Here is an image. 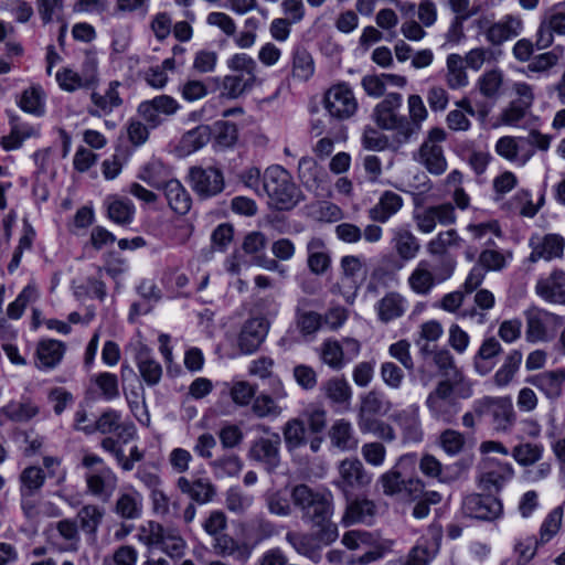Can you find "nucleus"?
<instances>
[{
	"label": "nucleus",
	"instance_id": "obj_1",
	"mask_svg": "<svg viewBox=\"0 0 565 565\" xmlns=\"http://www.w3.org/2000/svg\"><path fill=\"white\" fill-rule=\"evenodd\" d=\"M294 508L300 512L301 520L316 529V537L321 544L329 545L338 539V526L331 521L333 498L330 492L317 491L305 483L290 490Z\"/></svg>",
	"mask_w": 565,
	"mask_h": 565
},
{
	"label": "nucleus",
	"instance_id": "obj_2",
	"mask_svg": "<svg viewBox=\"0 0 565 565\" xmlns=\"http://www.w3.org/2000/svg\"><path fill=\"white\" fill-rule=\"evenodd\" d=\"M262 189L279 211L292 210L303 200V194L290 173L280 166H271L265 170Z\"/></svg>",
	"mask_w": 565,
	"mask_h": 565
},
{
	"label": "nucleus",
	"instance_id": "obj_3",
	"mask_svg": "<svg viewBox=\"0 0 565 565\" xmlns=\"http://www.w3.org/2000/svg\"><path fill=\"white\" fill-rule=\"evenodd\" d=\"M414 456H403L398 462L380 477V483L386 495H395L405 492L412 500H416L423 492L424 483L418 478H411L405 467L414 466Z\"/></svg>",
	"mask_w": 565,
	"mask_h": 565
},
{
	"label": "nucleus",
	"instance_id": "obj_4",
	"mask_svg": "<svg viewBox=\"0 0 565 565\" xmlns=\"http://www.w3.org/2000/svg\"><path fill=\"white\" fill-rule=\"evenodd\" d=\"M458 385L448 382H438L436 387L428 394L426 406L430 415L445 424H452L460 411V404L454 392Z\"/></svg>",
	"mask_w": 565,
	"mask_h": 565
},
{
	"label": "nucleus",
	"instance_id": "obj_5",
	"mask_svg": "<svg viewBox=\"0 0 565 565\" xmlns=\"http://www.w3.org/2000/svg\"><path fill=\"white\" fill-rule=\"evenodd\" d=\"M476 413L479 418L491 417L497 431H508L515 423L516 416L510 397L484 396L476 401Z\"/></svg>",
	"mask_w": 565,
	"mask_h": 565
},
{
	"label": "nucleus",
	"instance_id": "obj_6",
	"mask_svg": "<svg viewBox=\"0 0 565 565\" xmlns=\"http://www.w3.org/2000/svg\"><path fill=\"white\" fill-rule=\"evenodd\" d=\"M447 134L443 128L435 127L429 130L427 138L420 145L414 158L423 164L427 171L440 175L447 170V160L444 149L439 145L446 140Z\"/></svg>",
	"mask_w": 565,
	"mask_h": 565
},
{
	"label": "nucleus",
	"instance_id": "obj_7",
	"mask_svg": "<svg viewBox=\"0 0 565 565\" xmlns=\"http://www.w3.org/2000/svg\"><path fill=\"white\" fill-rule=\"evenodd\" d=\"M338 472L339 477L333 484L343 493L344 498L369 487L372 482V475L358 458H347L340 461Z\"/></svg>",
	"mask_w": 565,
	"mask_h": 565
},
{
	"label": "nucleus",
	"instance_id": "obj_8",
	"mask_svg": "<svg viewBox=\"0 0 565 565\" xmlns=\"http://www.w3.org/2000/svg\"><path fill=\"white\" fill-rule=\"evenodd\" d=\"M82 430L87 435L96 431L104 435L115 434L122 444L132 440L136 434L135 425L122 423L121 414L111 408L105 411L94 423L83 426Z\"/></svg>",
	"mask_w": 565,
	"mask_h": 565
},
{
	"label": "nucleus",
	"instance_id": "obj_9",
	"mask_svg": "<svg viewBox=\"0 0 565 565\" xmlns=\"http://www.w3.org/2000/svg\"><path fill=\"white\" fill-rule=\"evenodd\" d=\"M281 438L278 433L270 437L254 439L248 449V458L262 465L267 472H274L280 466Z\"/></svg>",
	"mask_w": 565,
	"mask_h": 565
},
{
	"label": "nucleus",
	"instance_id": "obj_10",
	"mask_svg": "<svg viewBox=\"0 0 565 565\" xmlns=\"http://www.w3.org/2000/svg\"><path fill=\"white\" fill-rule=\"evenodd\" d=\"M323 103L330 116L340 120L352 117L358 109L354 94L345 83L329 88L324 94Z\"/></svg>",
	"mask_w": 565,
	"mask_h": 565
},
{
	"label": "nucleus",
	"instance_id": "obj_11",
	"mask_svg": "<svg viewBox=\"0 0 565 565\" xmlns=\"http://www.w3.org/2000/svg\"><path fill=\"white\" fill-rule=\"evenodd\" d=\"M413 218L417 230L428 234L435 230L437 223L444 226L454 224L456 222V213L454 205L447 202L422 209L416 207Z\"/></svg>",
	"mask_w": 565,
	"mask_h": 565
},
{
	"label": "nucleus",
	"instance_id": "obj_12",
	"mask_svg": "<svg viewBox=\"0 0 565 565\" xmlns=\"http://www.w3.org/2000/svg\"><path fill=\"white\" fill-rule=\"evenodd\" d=\"M189 175L192 189L201 198L217 195L224 189V177L217 168L192 167Z\"/></svg>",
	"mask_w": 565,
	"mask_h": 565
},
{
	"label": "nucleus",
	"instance_id": "obj_13",
	"mask_svg": "<svg viewBox=\"0 0 565 565\" xmlns=\"http://www.w3.org/2000/svg\"><path fill=\"white\" fill-rule=\"evenodd\" d=\"M463 513L472 519L492 521L502 513V503L491 494H470L463 499Z\"/></svg>",
	"mask_w": 565,
	"mask_h": 565
},
{
	"label": "nucleus",
	"instance_id": "obj_14",
	"mask_svg": "<svg viewBox=\"0 0 565 565\" xmlns=\"http://www.w3.org/2000/svg\"><path fill=\"white\" fill-rule=\"evenodd\" d=\"M180 108L179 103L169 95L156 96L150 100H145L138 106V114L147 121V124L156 128L163 122L164 116L174 115Z\"/></svg>",
	"mask_w": 565,
	"mask_h": 565
},
{
	"label": "nucleus",
	"instance_id": "obj_15",
	"mask_svg": "<svg viewBox=\"0 0 565 565\" xmlns=\"http://www.w3.org/2000/svg\"><path fill=\"white\" fill-rule=\"evenodd\" d=\"M270 322L265 317L246 320L238 335V347L245 354L254 353L265 341Z\"/></svg>",
	"mask_w": 565,
	"mask_h": 565
},
{
	"label": "nucleus",
	"instance_id": "obj_16",
	"mask_svg": "<svg viewBox=\"0 0 565 565\" xmlns=\"http://www.w3.org/2000/svg\"><path fill=\"white\" fill-rule=\"evenodd\" d=\"M345 511L342 516L344 525L349 526L358 523L371 525L374 522L377 505L373 500L351 494L345 498Z\"/></svg>",
	"mask_w": 565,
	"mask_h": 565
},
{
	"label": "nucleus",
	"instance_id": "obj_17",
	"mask_svg": "<svg viewBox=\"0 0 565 565\" xmlns=\"http://www.w3.org/2000/svg\"><path fill=\"white\" fill-rule=\"evenodd\" d=\"M147 544L159 546L171 558H181L186 546L185 541L174 530L164 529L160 524L151 525Z\"/></svg>",
	"mask_w": 565,
	"mask_h": 565
},
{
	"label": "nucleus",
	"instance_id": "obj_18",
	"mask_svg": "<svg viewBox=\"0 0 565 565\" xmlns=\"http://www.w3.org/2000/svg\"><path fill=\"white\" fill-rule=\"evenodd\" d=\"M513 476V469L509 463L488 462L480 475L479 487L488 494L499 492L504 483Z\"/></svg>",
	"mask_w": 565,
	"mask_h": 565
},
{
	"label": "nucleus",
	"instance_id": "obj_19",
	"mask_svg": "<svg viewBox=\"0 0 565 565\" xmlns=\"http://www.w3.org/2000/svg\"><path fill=\"white\" fill-rule=\"evenodd\" d=\"M535 290L548 302L565 305V273L561 269L553 270L547 277L537 280Z\"/></svg>",
	"mask_w": 565,
	"mask_h": 565
},
{
	"label": "nucleus",
	"instance_id": "obj_20",
	"mask_svg": "<svg viewBox=\"0 0 565 565\" xmlns=\"http://www.w3.org/2000/svg\"><path fill=\"white\" fill-rule=\"evenodd\" d=\"M523 28L522 20L519 17L508 14L502 20L492 23L486 31V39L494 46L516 38Z\"/></svg>",
	"mask_w": 565,
	"mask_h": 565
},
{
	"label": "nucleus",
	"instance_id": "obj_21",
	"mask_svg": "<svg viewBox=\"0 0 565 565\" xmlns=\"http://www.w3.org/2000/svg\"><path fill=\"white\" fill-rule=\"evenodd\" d=\"M530 245L532 246V253L530 254L529 260L535 263L539 259L551 260L561 257L565 242L564 238L557 234H547L542 238L532 237Z\"/></svg>",
	"mask_w": 565,
	"mask_h": 565
},
{
	"label": "nucleus",
	"instance_id": "obj_22",
	"mask_svg": "<svg viewBox=\"0 0 565 565\" xmlns=\"http://www.w3.org/2000/svg\"><path fill=\"white\" fill-rule=\"evenodd\" d=\"M393 420L402 429L404 441L419 443L423 439L419 408L417 406H409L395 413Z\"/></svg>",
	"mask_w": 565,
	"mask_h": 565
},
{
	"label": "nucleus",
	"instance_id": "obj_23",
	"mask_svg": "<svg viewBox=\"0 0 565 565\" xmlns=\"http://www.w3.org/2000/svg\"><path fill=\"white\" fill-rule=\"evenodd\" d=\"M262 83L263 81L257 77V74L247 75L245 72H237L226 75L222 81V96L236 99L250 92L255 86L262 85Z\"/></svg>",
	"mask_w": 565,
	"mask_h": 565
},
{
	"label": "nucleus",
	"instance_id": "obj_24",
	"mask_svg": "<svg viewBox=\"0 0 565 565\" xmlns=\"http://www.w3.org/2000/svg\"><path fill=\"white\" fill-rule=\"evenodd\" d=\"M403 105V97L399 93H390L385 98L380 102L372 114L375 124L384 129L385 127H392V122H396L399 114V109Z\"/></svg>",
	"mask_w": 565,
	"mask_h": 565
},
{
	"label": "nucleus",
	"instance_id": "obj_25",
	"mask_svg": "<svg viewBox=\"0 0 565 565\" xmlns=\"http://www.w3.org/2000/svg\"><path fill=\"white\" fill-rule=\"evenodd\" d=\"M178 489L188 494L192 501L199 504H205L213 500L216 494L215 486L207 478H198L190 481L185 477H180L177 481Z\"/></svg>",
	"mask_w": 565,
	"mask_h": 565
},
{
	"label": "nucleus",
	"instance_id": "obj_26",
	"mask_svg": "<svg viewBox=\"0 0 565 565\" xmlns=\"http://www.w3.org/2000/svg\"><path fill=\"white\" fill-rule=\"evenodd\" d=\"M120 83L113 81L104 95L96 92L90 94V100L94 104V108L88 109V114L94 117H102L103 115L110 114L114 108L119 107L122 104V99L119 96L118 87Z\"/></svg>",
	"mask_w": 565,
	"mask_h": 565
},
{
	"label": "nucleus",
	"instance_id": "obj_27",
	"mask_svg": "<svg viewBox=\"0 0 565 565\" xmlns=\"http://www.w3.org/2000/svg\"><path fill=\"white\" fill-rule=\"evenodd\" d=\"M403 206V199L393 191H384L379 202L369 210V217L373 222L386 223Z\"/></svg>",
	"mask_w": 565,
	"mask_h": 565
},
{
	"label": "nucleus",
	"instance_id": "obj_28",
	"mask_svg": "<svg viewBox=\"0 0 565 565\" xmlns=\"http://www.w3.org/2000/svg\"><path fill=\"white\" fill-rule=\"evenodd\" d=\"M502 347L494 337L483 340L473 358V366L480 375L489 374L495 366V358L501 353Z\"/></svg>",
	"mask_w": 565,
	"mask_h": 565
},
{
	"label": "nucleus",
	"instance_id": "obj_29",
	"mask_svg": "<svg viewBox=\"0 0 565 565\" xmlns=\"http://www.w3.org/2000/svg\"><path fill=\"white\" fill-rule=\"evenodd\" d=\"M564 381L565 369L547 371L527 380L529 383L537 387L551 399H555L561 396Z\"/></svg>",
	"mask_w": 565,
	"mask_h": 565
},
{
	"label": "nucleus",
	"instance_id": "obj_30",
	"mask_svg": "<svg viewBox=\"0 0 565 565\" xmlns=\"http://www.w3.org/2000/svg\"><path fill=\"white\" fill-rule=\"evenodd\" d=\"M164 196L170 209L177 214L184 215L191 207V196L183 185L175 179H171L162 185Z\"/></svg>",
	"mask_w": 565,
	"mask_h": 565
},
{
	"label": "nucleus",
	"instance_id": "obj_31",
	"mask_svg": "<svg viewBox=\"0 0 565 565\" xmlns=\"http://www.w3.org/2000/svg\"><path fill=\"white\" fill-rule=\"evenodd\" d=\"M307 264L311 273L323 275L331 265V257L326 243L320 237H312L307 244Z\"/></svg>",
	"mask_w": 565,
	"mask_h": 565
},
{
	"label": "nucleus",
	"instance_id": "obj_32",
	"mask_svg": "<svg viewBox=\"0 0 565 565\" xmlns=\"http://www.w3.org/2000/svg\"><path fill=\"white\" fill-rule=\"evenodd\" d=\"M136 363L142 380L149 385H157L162 376L161 364L153 359L147 347H141L136 353Z\"/></svg>",
	"mask_w": 565,
	"mask_h": 565
},
{
	"label": "nucleus",
	"instance_id": "obj_33",
	"mask_svg": "<svg viewBox=\"0 0 565 565\" xmlns=\"http://www.w3.org/2000/svg\"><path fill=\"white\" fill-rule=\"evenodd\" d=\"M397 255L403 260H411L419 252L420 244L417 237L405 226L396 227L392 238Z\"/></svg>",
	"mask_w": 565,
	"mask_h": 565
},
{
	"label": "nucleus",
	"instance_id": "obj_34",
	"mask_svg": "<svg viewBox=\"0 0 565 565\" xmlns=\"http://www.w3.org/2000/svg\"><path fill=\"white\" fill-rule=\"evenodd\" d=\"M65 349V344L58 340L46 339L40 341L36 348L38 366L43 369L55 367L61 362Z\"/></svg>",
	"mask_w": 565,
	"mask_h": 565
},
{
	"label": "nucleus",
	"instance_id": "obj_35",
	"mask_svg": "<svg viewBox=\"0 0 565 565\" xmlns=\"http://www.w3.org/2000/svg\"><path fill=\"white\" fill-rule=\"evenodd\" d=\"M392 407L383 392L372 390L361 396L358 418L385 415Z\"/></svg>",
	"mask_w": 565,
	"mask_h": 565
},
{
	"label": "nucleus",
	"instance_id": "obj_36",
	"mask_svg": "<svg viewBox=\"0 0 565 565\" xmlns=\"http://www.w3.org/2000/svg\"><path fill=\"white\" fill-rule=\"evenodd\" d=\"M433 361L444 377L440 382L460 385L463 382L462 372L455 365L454 356L448 350H438L434 353Z\"/></svg>",
	"mask_w": 565,
	"mask_h": 565
},
{
	"label": "nucleus",
	"instance_id": "obj_37",
	"mask_svg": "<svg viewBox=\"0 0 565 565\" xmlns=\"http://www.w3.org/2000/svg\"><path fill=\"white\" fill-rule=\"evenodd\" d=\"M405 309V300L397 292H390L385 295L376 303L379 319L384 323L402 317Z\"/></svg>",
	"mask_w": 565,
	"mask_h": 565
},
{
	"label": "nucleus",
	"instance_id": "obj_38",
	"mask_svg": "<svg viewBox=\"0 0 565 565\" xmlns=\"http://www.w3.org/2000/svg\"><path fill=\"white\" fill-rule=\"evenodd\" d=\"M11 132L9 136L2 138V146L7 150L18 149L22 142L30 137L39 135V129L28 124H21L19 118L10 115Z\"/></svg>",
	"mask_w": 565,
	"mask_h": 565
},
{
	"label": "nucleus",
	"instance_id": "obj_39",
	"mask_svg": "<svg viewBox=\"0 0 565 565\" xmlns=\"http://www.w3.org/2000/svg\"><path fill=\"white\" fill-rule=\"evenodd\" d=\"M408 282L413 291L419 295L430 292L437 281L433 277L429 260H420L408 278Z\"/></svg>",
	"mask_w": 565,
	"mask_h": 565
},
{
	"label": "nucleus",
	"instance_id": "obj_40",
	"mask_svg": "<svg viewBox=\"0 0 565 565\" xmlns=\"http://www.w3.org/2000/svg\"><path fill=\"white\" fill-rule=\"evenodd\" d=\"M392 127H385L384 130H392V149L396 150L401 146L409 142L413 137L417 136L420 128L419 125L413 122L406 116L398 117L396 122L391 124Z\"/></svg>",
	"mask_w": 565,
	"mask_h": 565
},
{
	"label": "nucleus",
	"instance_id": "obj_41",
	"mask_svg": "<svg viewBox=\"0 0 565 565\" xmlns=\"http://www.w3.org/2000/svg\"><path fill=\"white\" fill-rule=\"evenodd\" d=\"M116 476L109 468H103L99 473H92L86 477L87 488L98 497H110L116 487Z\"/></svg>",
	"mask_w": 565,
	"mask_h": 565
},
{
	"label": "nucleus",
	"instance_id": "obj_42",
	"mask_svg": "<svg viewBox=\"0 0 565 565\" xmlns=\"http://www.w3.org/2000/svg\"><path fill=\"white\" fill-rule=\"evenodd\" d=\"M418 467L424 476L436 479L443 483H448L456 478L449 467L443 466L441 462L430 454H425L420 458Z\"/></svg>",
	"mask_w": 565,
	"mask_h": 565
},
{
	"label": "nucleus",
	"instance_id": "obj_43",
	"mask_svg": "<svg viewBox=\"0 0 565 565\" xmlns=\"http://www.w3.org/2000/svg\"><path fill=\"white\" fill-rule=\"evenodd\" d=\"M282 436L288 451H294L307 444L306 424L300 418H291L282 427Z\"/></svg>",
	"mask_w": 565,
	"mask_h": 565
},
{
	"label": "nucleus",
	"instance_id": "obj_44",
	"mask_svg": "<svg viewBox=\"0 0 565 565\" xmlns=\"http://www.w3.org/2000/svg\"><path fill=\"white\" fill-rule=\"evenodd\" d=\"M1 412L11 420L22 423L33 418L39 413V407L30 398L11 401Z\"/></svg>",
	"mask_w": 565,
	"mask_h": 565
},
{
	"label": "nucleus",
	"instance_id": "obj_45",
	"mask_svg": "<svg viewBox=\"0 0 565 565\" xmlns=\"http://www.w3.org/2000/svg\"><path fill=\"white\" fill-rule=\"evenodd\" d=\"M331 443L341 450L354 449L358 440L353 436V429L349 422L344 419L337 420L329 433Z\"/></svg>",
	"mask_w": 565,
	"mask_h": 565
},
{
	"label": "nucleus",
	"instance_id": "obj_46",
	"mask_svg": "<svg viewBox=\"0 0 565 565\" xmlns=\"http://www.w3.org/2000/svg\"><path fill=\"white\" fill-rule=\"evenodd\" d=\"M115 513L121 519L136 520L142 513V500L139 493H121L115 504Z\"/></svg>",
	"mask_w": 565,
	"mask_h": 565
},
{
	"label": "nucleus",
	"instance_id": "obj_47",
	"mask_svg": "<svg viewBox=\"0 0 565 565\" xmlns=\"http://www.w3.org/2000/svg\"><path fill=\"white\" fill-rule=\"evenodd\" d=\"M358 426L362 434H373L383 441L392 443L396 439L393 427L375 416L358 418Z\"/></svg>",
	"mask_w": 565,
	"mask_h": 565
},
{
	"label": "nucleus",
	"instance_id": "obj_48",
	"mask_svg": "<svg viewBox=\"0 0 565 565\" xmlns=\"http://www.w3.org/2000/svg\"><path fill=\"white\" fill-rule=\"evenodd\" d=\"M105 511L103 508L94 504L84 505L77 512V520L81 530L95 539L98 526L100 525Z\"/></svg>",
	"mask_w": 565,
	"mask_h": 565
},
{
	"label": "nucleus",
	"instance_id": "obj_49",
	"mask_svg": "<svg viewBox=\"0 0 565 565\" xmlns=\"http://www.w3.org/2000/svg\"><path fill=\"white\" fill-rule=\"evenodd\" d=\"M522 352L512 350L504 359L501 367L495 372L493 382L497 386H507L514 377L522 363Z\"/></svg>",
	"mask_w": 565,
	"mask_h": 565
},
{
	"label": "nucleus",
	"instance_id": "obj_50",
	"mask_svg": "<svg viewBox=\"0 0 565 565\" xmlns=\"http://www.w3.org/2000/svg\"><path fill=\"white\" fill-rule=\"evenodd\" d=\"M108 217L120 225L129 224L135 214V206L128 199L109 198L107 200Z\"/></svg>",
	"mask_w": 565,
	"mask_h": 565
},
{
	"label": "nucleus",
	"instance_id": "obj_51",
	"mask_svg": "<svg viewBox=\"0 0 565 565\" xmlns=\"http://www.w3.org/2000/svg\"><path fill=\"white\" fill-rule=\"evenodd\" d=\"M312 530V534H305L292 531L286 534V541L295 548V551L309 558H313L317 554L316 542L320 543L316 537V529Z\"/></svg>",
	"mask_w": 565,
	"mask_h": 565
},
{
	"label": "nucleus",
	"instance_id": "obj_52",
	"mask_svg": "<svg viewBox=\"0 0 565 565\" xmlns=\"http://www.w3.org/2000/svg\"><path fill=\"white\" fill-rule=\"evenodd\" d=\"M56 531L64 540L61 551L77 552L79 547L81 536L75 520L63 519L56 523Z\"/></svg>",
	"mask_w": 565,
	"mask_h": 565
},
{
	"label": "nucleus",
	"instance_id": "obj_53",
	"mask_svg": "<svg viewBox=\"0 0 565 565\" xmlns=\"http://www.w3.org/2000/svg\"><path fill=\"white\" fill-rule=\"evenodd\" d=\"M19 106L25 113L42 116L45 113L44 93L41 86H32L22 93Z\"/></svg>",
	"mask_w": 565,
	"mask_h": 565
},
{
	"label": "nucleus",
	"instance_id": "obj_54",
	"mask_svg": "<svg viewBox=\"0 0 565 565\" xmlns=\"http://www.w3.org/2000/svg\"><path fill=\"white\" fill-rule=\"evenodd\" d=\"M447 84L451 89L468 85V76L463 66V60L458 54L447 57Z\"/></svg>",
	"mask_w": 565,
	"mask_h": 565
},
{
	"label": "nucleus",
	"instance_id": "obj_55",
	"mask_svg": "<svg viewBox=\"0 0 565 565\" xmlns=\"http://www.w3.org/2000/svg\"><path fill=\"white\" fill-rule=\"evenodd\" d=\"M266 245L267 238L262 232H250L244 237L239 252L249 264L254 265L256 257L264 255Z\"/></svg>",
	"mask_w": 565,
	"mask_h": 565
},
{
	"label": "nucleus",
	"instance_id": "obj_56",
	"mask_svg": "<svg viewBox=\"0 0 565 565\" xmlns=\"http://www.w3.org/2000/svg\"><path fill=\"white\" fill-rule=\"evenodd\" d=\"M282 411L273 396L264 393L257 395L252 404V412L257 418L276 419Z\"/></svg>",
	"mask_w": 565,
	"mask_h": 565
},
{
	"label": "nucleus",
	"instance_id": "obj_57",
	"mask_svg": "<svg viewBox=\"0 0 565 565\" xmlns=\"http://www.w3.org/2000/svg\"><path fill=\"white\" fill-rule=\"evenodd\" d=\"M45 480L44 471L39 467H28L25 468L21 476V497H32L35 492H38Z\"/></svg>",
	"mask_w": 565,
	"mask_h": 565
},
{
	"label": "nucleus",
	"instance_id": "obj_58",
	"mask_svg": "<svg viewBox=\"0 0 565 565\" xmlns=\"http://www.w3.org/2000/svg\"><path fill=\"white\" fill-rule=\"evenodd\" d=\"M212 135H214L216 146L230 148L234 146L238 139V129L233 122L218 120L213 125Z\"/></svg>",
	"mask_w": 565,
	"mask_h": 565
},
{
	"label": "nucleus",
	"instance_id": "obj_59",
	"mask_svg": "<svg viewBox=\"0 0 565 565\" xmlns=\"http://www.w3.org/2000/svg\"><path fill=\"white\" fill-rule=\"evenodd\" d=\"M266 505L271 514L278 516H289L292 512V502L290 492L282 490L273 491L266 494Z\"/></svg>",
	"mask_w": 565,
	"mask_h": 565
},
{
	"label": "nucleus",
	"instance_id": "obj_60",
	"mask_svg": "<svg viewBox=\"0 0 565 565\" xmlns=\"http://www.w3.org/2000/svg\"><path fill=\"white\" fill-rule=\"evenodd\" d=\"M211 137L212 127L207 125H200L184 134L181 142L188 152H193L204 147L211 140Z\"/></svg>",
	"mask_w": 565,
	"mask_h": 565
},
{
	"label": "nucleus",
	"instance_id": "obj_61",
	"mask_svg": "<svg viewBox=\"0 0 565 565\" xmlns=\"http://www.w3.org/2000/svg\"><path fill=\"white\" fill-rule=\"evenodd\" d=\"M431 255L436 256V258L430 262V270L433 271L434 279L437 284H440L452 276L456 262L449 254Z\"/></svg>",
	"mask_w": 565,
	"mask_h": 565
},
{
	"label": "nucleus",
	"instance_id": "obj_62",
	"mask_svg": "<svg viewBox=\"0 0 565 565\" xmlns=\"http://www.w3.org/2000/svg\"><path fill=\"white\" fill-rule=\"evenodd\" d=\"M322 361L333 370H341L344 364V350L337 340H328L322 344L321 350Z\"/></svg>",
	"mask_w": 565,
	"mask_h": 565
},
{
	"label": "nucleus",
	"instance_id": "obj_63",
	"mask_svg": "<svg viewBox=\"0 0 565 565\" xmlns=\"http://www.w3.org/2000/svg\"><path fill=\"white\" fill-rule=\"evenodd\" d=\"M292 73L300 79H308L313 74V60L309 52L301 46L294 51Z\"/></svg>",
	"mask_w": 565,
	"mask_h": 565
},
{
	"label": "nucleus",
	"instance_id": "obj_64",
	"mask_svg": "<svg viewBox=\"0 0 565 565\" xmlns=\"http://www.w3.org/2000/svg\"><path fill=\"white\" fill-rule=\"evenodd\" d=\"M225 504L228 511L239 515L253 504V497L244 493L239 488L233 487L226 492Z\"/></svg>",
	"mask_w": 565,
	"mask_h": 565
}]
</instances>
